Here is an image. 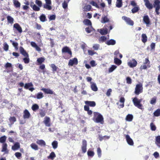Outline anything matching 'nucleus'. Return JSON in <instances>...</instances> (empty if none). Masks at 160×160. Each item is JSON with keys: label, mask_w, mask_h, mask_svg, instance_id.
<instances>
[{"label": "nucleus", "mask_w": 160, "mask_h": 160, "mask_svg": "<svg viewBox=\"0 0 160 160\" xmlns=\"http://www.w3.org/2000/svg\"><path fill=\"white\" fill-rule=\"evenodd\" d=\"M5 68L8 70V72L12 71V64L11 63L7 62L4 66Z\"/></svg>", "instance_id": "16"}, {"label": "nucleus", "mask_w": 160, "mask_h": 160, "mask_svg": "<svg viewBox=\"0 0 160 160\" xmlns=\"http://www.w3.org/2000/svg\"><path fill=\"white\" fill-rule=\"evenodd\" d=\"M154 115L156 117H158L160 115V109H157L153 113Z\"/></svg>", "instance_id": "51"}, {"label": "nucleus", "mask_w": 160, "mask_h": 160, "mask_svg": "<svg viewBox=\"0 0 160 160\" xmlns=\"http://www.w3.org/2000/svg\"><path fill=\"white\" fill-rule=\"evenodd\" d=\"M155 144L158 148H160V136L156 137Z\"/></svg>", "instance_id": "30"}, {"label": "nucleus", "mask_w": 160, "mask_h": 160, "mask_svg": "<svg viewBox=\"0 0 160 160\" xmlns=\"http://www.w3.org/2000/svg\"><path fill=\"white\" fill-rule=\"evenodd\" d=\"M30 116V114L27 109L25 110L23 112V117L24 119H28Z\"/></svg>", "instance_id": "21"}, {"label": "nucleus", "mask_w": 160, "mask_h": 160, "mask_svg": "<svg viewBox=\"0 0 160 160\" xmlns=\"http://www.w3.org/2000/svg\"><path fill=\"white\" fill-rule=\"evenodd\" d=\"M116 43L115 40L111 39L107 41L106 42V43L108 45H113L116 44Z\"/></svg>", "instance_id": "29"}, {"label": "nucleus", "mask_w": 160, "mask_h": 160, "mask_svg": "<svg viewBox=\"0 0 160 160\" xmlns=\"http://www.w3.org/2000/svg\"><path fill=\"white\" fill-rule=\"evenodd\" d=\"M117 67L114 65H112L111 67L109 69L108 71L109 72H112Z\"/></svg>", "instance_id": "54"}, {"label": "nucleus", "mask_w": 160, "mask_h": 160, "mask_svg": "<svg viewBox=\"0 0 160 160\" xmlns=\"http://www.w3.org/2000/svg\"><path fill=\"white\" fill-rule=\"evenodd\" d=\"M84 23L86 25H89L90 26H92V23L91 21L88 19H85L83 21Z\"/></svg>", "instance_id": "42"}, {"label": "nucleus", "mask_w": 160, "mask_h": 160, "mask_svg": "<svg viewBox=\"0 0 160 160\" xmlns=\"http://www.w3.org/2000/svg\"><path fill=\"white\" fill-rule=\"evenodd\" d=\"M122 0H116L115 5L118 8H120L122 6Z\"/></svg>", "instance_id": "23"}, {"label": "nucleus", "mask_w": 160, "mask_h": 160, "mask_svg": "<svg viewBox=\"0 0 160 160\" xmlns=\"http://www.w3.org/2000/svg\"><path fill=\"white\" fill-rule=\"evenodd\" d=\"M153 7L155 8L156 13L158 15L160 9V0H154Z\"/></svg>", "instance_id": "4"}, {"label": "nucleus", "mask_w": 160, "mask_h": 160, "mask_svg": "<svg viewBox=\"0 0 160 160\" xmlns=\"http://www.w3.org/2000/svg\"><path fill=\"white\" fill-rule=\"evenodd\" d=\"M8 145L6 143H3L2 145V149L1 151L4 152L5 153H8V150L7 149Z\"/></svg>", "instance_id": "15"}, {"label": "nucleus", "mask_w": 160, "mask_h": 160, "mask_svg": "<svg viewBox=\"0 0 160 160\" xmlns=\"http://www.w3.org/2000/svg\"><path fill=\"white\" fill-rule=\"evenodd\" d=\"M32 109L33 111H35L39 109V106L36 104H34L32 106Z\"/></svg>", "instance_id": "56"}, {"label": "nucleus", "mask_w": 160, "mask_h": 160, "mask_svg": "<svg viewBox=\"0 0 160 160\" xmlns=\"http://www.w3.org/2000/svg\"><path fill=\"white\" fill-rule=\"evenodd\" d=\"M87 142L85 140H83L82 142V150L84 153L87 151Z\"/></svg>", "instance_id": "13"}, {"label": "nucleus", "mask_w": 160, "mask_h": 160, "mask_svg": "<svg viewBox=\"0 0 160 160\" xmlns=\"http://www.w3.org/2000/svg\"><path fill=\"white\" fill-rule=\"evenodd\" d=\"M9 120L11 124H12L16 121V119L14 117H11L9 118Z\"/></svg>", "instance_id": "37"}, {"label": "nucleus", "mask_w": 160, "mask_h": 160, "mask_svg": "<svg viewBox=\"0 0 160 160\" xmlns=\"http://www.w3.org/2000/svg\"><path fill=\"white\" fill-rule=\"evenodd\" d=\"M56 156L55 153L52 152L50 153V155L47 157V158L48 159H53Z\"/></svg>", "instance_id": "38"}, {"label": "nucleus", "mask_w": 160, "mask_h": 160, "mask_svg": "<svg viewBox=\"0 0 160 160\" xmlns=\"http://www.w3.org/2000/svg\"><path fill=\"white\" fill-rule=\"evenodd\" d=\"M98 31L102 35L106 34L108 33V30L105 27L103 29H98Z\"/></svg>", "instance_id": "22"}, {"label": "nucleus", "mask_w": 160, "mask_h": 160, "mask_svg": "<svg viewBox=\"0 0 160 160\" xmlns=\"http://www.w3.org/2000/svg\"><path fill=\"white\" fill-rule=\"evenodd\" d=\"M109 19L107 16H104L102 18L101 22L102 23H105L109 21Z\"/></svg>", "instance_id": "45"}, {"label": "nucleus", "mask_w": 160, "mask_h": 160, "mask_svg": "<svg viewBox=\"0 0 160 160\" xmlns=\"http://www.w3.org/2000/svg\"><path fill=\"white\" fill-rule=\"evenodd\" d=\"M132 102L134 106L137 107L138 108L142 109V105L141 103L142 101L141 99H138L137 97H135L132 98Z\"/></svg>", "instance_id": "2"}, {"label": "nucleus", "mask_w": 160, "mask_h": 160, "mask_svg": "<svg viewBox=\"0 0 160 160\" xmlns=\"http://www.w3.org/2000/svg\"><path fill=\"white\" fill-rule=\"evenodd\" d=\"M151 129L152 131H155L156 129L155 126L153 124V123H151L150 125Z\"/></svg>", "instance_id": "63"}, {"label": "nucleus", "mask_w": 160, "mask_h": 160, "mask_svg": "<svg viewBox=\"0 0 160 160\" xmlns=\"http://www.w3.org/2000/svg\"><path fill=\"white\" fill-rule=\"evenodd\" d=\"M7 137L5 135L0 138V142L1 143H5L7 139Z\"/></svg>", "instance_id": "43"}, {"label": "nucleus", "mask_w": 160, "mask_h": 160, "mask_svg": "<svg viewBox=\"0 0 160 160\" xmlns=\"http://www.w3.org/2000/svg\"><path fill=\"white\" fill-rule=\"evenodd\" d=\"M31 148L35 150H38V147L37 145L34 143H32L30 145Z\"/></svg>", "instance_id": "41"}, {"label": "nucleus", "mask_w": 160, "mask_h": 160, "mask_svg": "<svg viewBox=\"0 0 160 160\" xmlns=\"http://www.w3.org/2000/svg\"><path fill=\"white\" fill-rule=\"evenodd\" d=\"M94 29L92 26H90L89 27L85 28L86 32L88 33H90Z\"/></svg>", "instance_id": "52"}, {"label": "nucleus", "mask_w": 160, "mask_h": 160, "mask_svg": "<svg viewBox=\"0 0 160 160\" xmlns=\"http://www.w3.org/2000/svg\"><path fill=\"white\" fill-rule=\"evenodd\" d=\"M43 97V93L42 92H39L37 93L36 95V98L38 99H40Z\"/></svg>", "instance_id": "58"}, {"label": "nucleus", "mask_w": 160, "mask_h": 160, "mask_svg": "<svg viewBox=\"0 0 160 160\" xmlns=\"http://www.w3.org/2000/svg\"><path fill=\"white\" fill-rule=\"evenodd\" d=\"M150 62L149 61L148 59L147 58H145L144 64L148 66V68H150Z\"/></svg>", "instance_id": "49"}, {"label": "nucleus", "mask_w": 160, "mask_h": 160, "mask_svg": "<svg viewBox=\"0 0 160 160\" xmlns=\"http://www.w3.org/2000/svg\"><path fill=\"white\" fill-rule=\"evenodd\" d=\"M52 145L54 149H56L58 147V142L56 141H54L52 143Z\"/></svg>", "instance_id": "53"}, {"label": "nucleus", "mask_w": 160, "mask_h": 160, "mask_svg": "<svg viewBox=\"0 0 160 160\" xmlns=\"http://www.w3.org/2000/svg\"><path fill=\"white\" fill-rule=\"evenodd\" d=\"M133 118V116L132 114H128V115L126 118V120L127 121H128L129 122H131L132 121Z\"/></svg>", "instance_id": "34"}, {"label": "nucleus", "mask_w": 160, "mask_h": 160, "mask_svg": "<svg viewBox=\"0 0 160 160\" xmlns=\"http://www.w3.org/2000/svg\"><path fill=\"white\" fill-rule=\"evenodd\" d=\"M143 21L144 23L146 24L147 27H149L151 24L150 20L149 17L147 16H145L143 17Z\"/></svg>", "instance_id": "10"}, {"label": "nucleus", "mask_w": 160, "mask_h": 160, "mask_svg": "<svg viewBox=\"0 0 160 160\" xmlns=\"http://www.w3.org/2000/svg\"><path fill=\"white\" fill-rule=\"evenodd\" d=\"M39 18L40 21L42 22H44L46 20V16L44 14H42L40 16Z\"/></svg>", "instance_id": "44"}, {"label": "nucleus", "mask_w": 160, "mask_h": 160, "mask_svg": "<svg viewBox=\"0 0 160 160\" xmlns=\"http://www.w3.org/2000/svg\"><path fill=\"white\" fill-rule=\"evenodd\" d=\"M30 6L32 8V9L35 11H38L40 10L39 7L34 4L33 2L30 5Z\"/></svg>", "instance_id": "26"}, {"label": "nucleus", "mask_w": 160, "mask_h": 160, "mask_svg": "<svg viewBox=\"0 0 160 160\" xmlns=\"http://www.w3.org/2000/svg\"><path fill=\"white\" fill-rule=\"evenodd\" d=\"M13 2L14 6L16 8H20L21 6L20 3L17 0H13Z\"/></svg>", "instance_id": "31"}, {"label": "nucleus", "mask_w": 160, "mask_h": 160, "mask_svg": "<svg viewBox=\"0 0 160 160\" xmlns=\"http://www.w3.org/2000/svg\"><path fill=\"white\" fill-rule=\"evenodd\" d=\"M142 84L141 83H139L136 85L134 93L137 95L143 92Z\"/></svg>", "instance_id": "3"}, {"label": "nucleus", "mask_w": 160, "mask_h": 160, "mask_svg": "<svg viewBox=\"0 0 160 160\" xmlns=\"http://www.w3.org/2000/svg\"><path fill=\"white\" fill-rule=\"evenodd\" d=\"M31 46L33 48H34L38 52H40L41 50V49L39 47L37 44L33 42H30Z\"/></svg>", "instance_id": "14"}, {"label": "nucleus", "mask_w": 160, "mask_h": 160, "mask_svg": "<svg viewBox=\"0 0 160 160\" xmlns=\"http://www.w3.org/2000/svg\"><path fill=\"white\" fill-rule=\"evenodd\" d=\"M86 104L89 105L91 107H94L96 105V103L94 101H86L85 102Z\"/></svg>", "instance_id": "33"}, {"label": "nucleus", "mask_w": 160, "mask_h": 160, "mask_svg": "<svg viewBox=\"0 0 160 160\" xmlns=\"http://www.w3.org/2000/svg\"><path fill=\"white\" fill-rule=\"evenodd\" d=\"M19 50L21 53L24 57L28 56V53L24 50V48L22 47H20Z\"/></svg>", "instance_id": "27"}, {"label": "nucleus", "mask_w": 160, "mask_h": 160, "mask_svg": "<svg viewBox=\"0 0 160 160\" xmlns=\"http://www.w3.org/2000/svg\"><path fill=\"white\" fill-rule=\"evenodd\" d=\"M157 98L156 97H154L151 98L150 101V103L152 105H154L157 102Z\"/></svg>", "instance_id": "35"}, {"label": "nucleus", "mask_w": 160, "mask_h": 160, "mask_svg": "<svg viewBox=\"0 0 160 160\" xmlns=\"http://www.w3.org/2000/svg\"><path fill=\"white\" fill-rule=\"evenodd\" d=\"M139 7L137 6L135 7L132 9V12L133 13H135L137 12L139 10Z\"/></svg>", "instance_id": "57"}, {"label": "nucleus", "mask_w": 160, "mask_h": 160, "mask_svg": "<svg viewBox=\"0 0 160 160\" xmlns=\"http://www.w3.org/2000/svg\"><path fill=\"white\" fill-rule=\"evenodd\" d=\"M15 155L18 158L20 159L22 156V154L20 152H16L15 153Z\"/></svg>", "instance_id": "62"}, {"label": "nucleus", "mask_w": 160, "mask_h": 160, "mask_svg": "<svg viewBox=\"0 0 160 160\" xmlns=\"http://www.w3.org/2000/svg\"><path fill=\"white\" fill-rule=\"evenodd\" d=\"M122 19L125 20L126 22L128 24L132 26L133 25V22L130 18L125 16H123L122 18Z\"/></svg>", "instance_id": "12"}, {"label": "nucleus", "mask_w": 160, "mask_h": 160, "mask_svg": "<svg viewBox=\"0 0 160 160\" xmlns=\"http://www.w3.org/2000/svg\"><path fill=\"white\" fill-rule=\"evenodd\" d=\"M20 148V145L19 143L17 142L15 143L14 145L12 146V150L15 151L18 149Z\"/></svg>", "instance_id": "25"}, {"label": "nucleus", "mask_w": 160, "mask_h": 160, "mask_svg": "<svg viewBox=\"0 0 160 160\" xmlns=\"http://www.w3.org/2000/svg\"><path fill=\"white\" fill-rule=\"evenodd\" d=\"M50 66L52 68L53 72L56 71L58 68L54 64H51Z\"/></svg>", "instance_id": "47"}, {"label": "nucleus", "mask_w": 160, "mask_h": 160, "mask_svg": "<svg viewBox=\"0 0 160 160\" xmlns=\"http://www.w3.org/2000/svg\"><path fill=\"white\" fill-rule=\"evenodd\" d=\"M43 122L46 127H49L51 125L50 119L48 117L46 116L44 118Z\"/></svg>", "instance_id": "9"}, {"label": "nucleus", "mask_w": 160, "mask_h": 160, "mask_svg": "<svg viewBox=\"0 0 160 160\" xmlns=\"http://www.w3.org/2000/svg\"><path fill=\"white\" fill-rule=\"evenodd\" d=\"M45 3L43 5V7L48 10H50L52 9L51 0H45Z\"/></svg>", "instance_id": "5"}, {"label": "nucleus", "mask_w": 160, "mask_h": 160, "mask_svg": "<svg viewBox=\"0 0 160 160\" xmlns=\"http://www.w3.org/2000/svg\"><path fill=\"white\" fill-rule=\"evenodd\" d=\"M114 62L117 65H119L121 64L122 62L121 60L117 58H115L114 59Z\"/></svg>", "instance_id": "36"}, {"label": "nucleus", "mask_w": 160, "mask_h": 160, "mask_svg": "<svg viewBox=\"0 0 160 160\" xmlns=\"http://www.w3.org/2000/svg\"><path fill=\"white\" fill-rule=\"evenodd\" d=\"M125 138L128 143L130 145H133V142L130 136L128 135H127L125 136Z\"/></svg>", "instance_id": "17"}, {"label": "nucleus", "mask_w": 160, "mask_h": 160, "mask_svg": "<svg viewBox=\"0 0 160 160\" xmlns=\"http://www.w3.org/2000/svg\"><path fill=\"white\" fill-rule=\"evenodd\" d=\"M91 8V6L89 5L85 4L83 7V11L86 12H88L90 11Z\"/></svg>", "instance_id": "28"}, {"label": "nucleus", "mask_w": 160, "mask_h": 160, "mask_svg": "<svg viewBox=\"0 0 160 160\" xmlns=\"http://www.w3.org/2000/svg\"><path fill=\"white\" fill-rule=\"evenodd\" d=\"M44 60L45 59L41 57L38 58L37 61L39 64H40L43 62Z\"/></svg>", "instance_id": "59"}, {"label": "nucleus", "mask_w": 160, "mask_h": 160, "mask_svg": "<svg viewBox=\"0 0 160 160\" xmlns=\"http://www.w3.org/2000/svg\"><path fill=\"white\" fill-rule=\"evenodd\" d=\"M25 58H23V60L25 63H28L30 61V59L29 58V56H25Z\"/></svg>", "instance_id": "55"}, {"label": "nucleus", "mask_w": 160, "mask_h": 160, "mask_svg": "<svg viewBox=\"0 0 160 160\" xmlns=\"http://www.w3.org/2000/svg\"><path fill=\"white\" fill-rule=\"evenodd\" d=\"M10 42L12 43L13 46L15 47V48L16 50H18V44L17 42H14L12 40H10Z\"/></svg>", "instance_id": "50"}, {"label": "nucleus", "mask_w": 160, "mask_h": 160, "mask_svg": "<svg viewBox=\"0 0 160 160\" xmlns=\"http://www.w3.org/2000/svg\"><path fill=\"white\" fill-rule=\"evenodd\" d=\"M35 2L36 4H37L39 7H42V3L41 1L39 0H36Z\"/></svg>", "instance_id": "60"}, {"label": "nucleus", "mask_w": 160, "mask_h": 160, "mask_svg": "<svg viewBox=\"0 0 160 160\" xmlns=\"http://www.w3.org/2000/svg\"><path fill=\"white\" fill-rule=\"evenodd\" d=\"M41 90L42 91L45 93L47 94H54L53 92L49 88H43L41 89Z\"/></svg>", "instance_id": "19"}, {"label": "nucleus", "mask_w": 160, "mask_h": 160, "mask_svg": "<svg viewBox=\"0 0 160 160\" xmlns=\"http://www.w3.org/2000/svg\"><path fill=\"white\" fill-rule=\"evenodd\" d=\"M33 86V85L32 82L28 83L25 84L24 88L26 89H29L30 91L32 92L34 90V88L32 87Z\"/></svg>", "instance_id": "11"}, {"label": "nucleus", "mask_w": 160, "mask_h": 160, "mask_svg": "<svg viewBox=\"0 0 160 160\" xmlns=\"http://www.w3.org/2000/svg\"><path fill=\"white\" fill-rule=\"evenodd\" d=\"M13 28H15L20 33L22 32V28L18 23H15L13 25Z\"/></svg>", "instance_id": "20"}, {"label": "nucleus", "mask_w": 160, "mask_h": 160, "mask_svg": "<svg viewBox=\"0 0 160 160\" xmlns=\"http://www.w3.org/2000/svg\"><path fill=\"white\" fill-rule=\"evenodd\" d=\"M94 122L103 124L104 123V118L103 116L98 112H93V117L92 119Z\"/></svg>", "instance_id": "1"}, {"label": "nucleus", "mask_w": 160, "mask_h": 160, "mask_svg": "<svg viewBox=\"0 0 160 160\" xmlns=\"http://www.w3.org/2000/svg\"><path fill=\"white\" fill-rule=\"evenodd\" d=\"M78 63V59L76 58H74L69 60L68 63V65L69 66H72L74 65H76Z\"/></svg>", "instance_id": "7"}, {"label": "nucleus", "mask_w": 160, "mask_h": 160, "mask_svg": "<svg viewBox=\"0 0 160 160\" xmlns=\"http://www.w3.org/2000/svg\"><path fill=\"white\" fill-rule=\"evenodd\" d=\"M62 52H67L70 55V56L68 58H69L72 57V52L69 48L67 46L63 47L62 49Z\"/></svg>", "instance_id": "8"}, {"label": "nucleus", "mask_w": 160, "mask_h": 160, "mask_svg": "<svg viewBox=\"0 0 160 160\" xmlns=\"http://www.w3.org/2000/svg\"><path fill=\"white\" fill-rule=\"evenodd\" d=\"M36 143L41 146H45L46 145L45 142L42 140H38L36 142Z\"/></svg>", "instance_id": "32"}, {"label": "nucleus", "mask_w": 160, "mask_h": 160, "mask_svg": "<svg viewBox=\"0 0 160 160\" xmlns=\"http://www.w3.org/2000/svg\"><path fill=\"white\" fill-rule=\"evenodd\" d=\"M90 4L97 8H99V7L97 3L94 1H92L90 2Z\"/></svg>", "instance_id": "61"}, {"label": "nucleus", "mask_w": 160, "mask_h": 160, "mask_svg": "<svg viewBox=\"0 0 160 160\" xmlns=\"http://www.w3.org/2000/svg\"><path fill=\"white\" fill-rule=\"evenodd\" d=\"M145 3V5L146 7L149 9H152L153 8V5L148 0H144Z\"/></svg>", "instance_id": "18"}, {"label": "nucleus", "mask_w": 160, "mask_h": 160, "mask_svg": "<svg viewBox=\"0 0 160 160\" xmlns=\"http://www.w3.org/2000/svg\"><path fill=\"white\" fill-rule=\"evenodd\" d=\"M9 48V46L8 44L5 42L3 44V49L6 51H7L8 50Z\"/></svg>", "instance_id": "48"}, {"label": "nucleus", "mask_w": 160, "mask_h": 160, "mask_svg": "<svg viewBox=\"0 0 160 160\" xmlns=\"http://www.w3.org/2000/svg\"><path fill=\"white\" fill-rule=\"evenodd\" d=\"M8 23L12 24L13 23L14 19L11 16H8L7 17Z\"/></svg>", "instance_id": "39"}, {"label": "nucleus", "mask_w": 160, "mask_h": 160, "mask_svg": "<svg viewBox=\"0 0 160 160\" xmlns=\"http://www.w3.org/2000/svg\"><path fill=\"white\" fill-rule=\"evenodd\" d=\"M48 18L50 21L54 20L56 18V16L55 14L50 15L48 16Z\"/></svg>", "instance_id": "46"}, {"label": "nucleus", "mask_w": 160, "mask_h": 160, "mask_svg": "<svg viewBox=\"0 0 160 160\" xmlns=\"http://www.w3.org/2000/svg\"><path fill=\"white\" fill-rule=\"evenodd\" d=\"M90 83L91 84V87L92 90L95 92L97 91L98 88L96 83L92 82H90Z\"/></svg>", "instance_id": "24"}, {"label": "nucleus", "mask_w": 160, "mask_h": 160, "mask_svg": "<svg viewBox=\"0 0 160 160\" xmlns=\"http://www.w3.org/2000/svg\"><path fill=\"white\" fill-rule=\"evenodd\" d=\"M87 153L88 156L91 157H93L94 154L93 152L90 151H88Z\"/></svg>", "instance_id": "64"}, {"label": "nucleus", "mask_w": 160, "mask_h": 160, "mask_svg": "<svg viewBox=\"0 0 160 160\" xmlns=\"http://www.w3.org/2000/svg\"><path fill=\"white\" fill-rule=\"evenodd\" d=\"M137 64V62L134 59L129 60L128 62V65L131 68L135 67Z\"/></svg>", "instance_id": "6"}, {"label": "nucleus", "mask_w": 160, "mask_h": 160, "mask_svg": "<svg viewBox=\"0 0 160 160\" xmlns=\"http://www.w3.org/2000/svg\"><path fill=\"white\" fill-rule=\"evenodd\" d=\"M142 41L143 43L146 42L147 40V37L145 34H142Z\"/></svg>", "instance_id": "40"}]
</instances>
